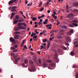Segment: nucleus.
Returning a JSON list of instances; mask_svg holds the SVG:
<instances>
[{
	"instance_id": "de8ad7c7",
	"label": "nucleus",
	"mask_w": 78,
	"mask_h": 78,
	"mask_svg": "<svg viewBox=\"0 0 78 78\" xmlns=\"http://www.w3.org/2000/svg\"><path fill=\"white\" fill-rule=\"evenodd\" d=\"M41 47L40 48V50H42V48H44V46H42V45H41Z\"/></svg>"
},
{
	"instance_id": "f03ea898",
	"label": "nucleus",
	"mask_w": 78,
	"mask_h": 78,
	"mask_svg": "<svg viewBox=\"0 0 78 78\" xmlns=\"http://www.w3.org/2000/svg\"><path fill=\"white\" fill-rule=\"evenodd\" d=\"M23 23H19L18 24V28L19 29H20L21 30H26V28L22 26Z\"/></svg>"
},
{
	"instance_id": "9b49d317",
	"label": "nucleus",
	"mask_w": 78,
	"mask_h": 78,
	"mask_svg": "<svg viewBox=\"0 0 78 78\" xmlns=\"http://www.w3.org/2000/svg\"><path fill=\"white\" fill-rule=\"evenodd\" d=\"M29 64L30 65V66H32L34 64V62H33V61L32 60H30L29 61Z\"/></svg>"
},
{
	"instance_id": "6ab92c4d",
	"label": "nucleus",
	"mask_w": 78,
	"mask_h": 78,
	"mask_svg": "<svg viewBox=\"0 0 78 78\" xmlns=\"http://www.w3.org/2000/svg\"><path fill=\"white\" fill-rule=\"evenodd\" d=\"M57 37L58 39H61L62 38V37L61 36H58Z\"/></svg>"
},
{
	"instance_id": "7c9ffc66",
	"label": "nucleus",
	"mask_w": 78,
	"mask_h": 78,
	"mask_svg": "<svg viewBox=\"0 0 78 78\" xmlns=\"http://www.w3.org/2000/svg\"><path fill=\"white\" fill-rule=\"evenodd\" d=\"M65 43L66 45H67V46H69V43L67 42H65Z\"/></svg>"
},
{
	"instance_id": "f257e3e1",
	"label": "nucleus",
	"mask_w": 78,
	"mask_h": 78,
	"mask_svg": "<svg viewBox=\"0 0 78 78\" xmlns=\"http://www.w3.org/2000/svg\"><path fill=\"white\" fill-rule=\"evenodd\" d=\"M54 60L56 61L57 63H58L59 60L58 58V54H57V52L56 51H55V55Z\"/></svg>"
},
{
	"instance_id": "69168bd1",
	"label": "nucleus",
	"mask_w": 78,
	"mask_h": 78,
	"mask_svg": "<svg viewBox=\"0 0 78 78\" xmlns=\"http://www.w3.org/2000/svg\"><path fill=\"white\" fill-rule=\"evenodd\" d=\"M41 22H38V23H37L38 25H40V24H41Z\"/></svg>"
},
{
	"instance_id": "6e6552de",
	"label": "nucleus",
	"mask_w": 78,
	"mask_h": 78,
	"mask_svg": "<svg viewBox=\"0 0 78 78\" xmlns=\"http://www.w3.org/2000/svg\"><path fill=\"white\" fill-rule=\"evenodd\" d=\"M20 37V36L19 35H15L14 36V37L15 39H19V37Z\"/></svg>"
},
{
	"instance_id": "a18cd8bd",
	"label": "nucleus",
	"mask_w": 78,
	"mask_h": 78,
	"mask_svg": "<svg viewBox=\"0 0 78 78\" xmlns=\"http://www.w3.org/2000/svg\"><path fill=\"white\" fill-rule=\"evenodd\" d=\"M10 48L11 50H14L16 48L14 47H12Z\"/></svg>"
},
{
	"instance_id": "052dcab7",
	"label": "nucleus",
	"mask_w": 78,
	"mask_h": 78,
	"mask_svg": "<svg viewBox=\"0 0 78 78\" xmlns=\"http://www.w3.org/2000/svg\"><path fill=\"white\" fill-rule=\"evenodd\" d=\"M16 17L18 19H19V16L17 15L16 16Z\"/></svg>"
},
{
	"instance_id": "e2e57ef3",
	"label": "nucleus",
	"mask_w": 78,
	"mask_h": 78,
	"mask_svg": "<svg viewBox=\"0 0 78 78\" xmlns=\"http://www.w3.org/2000/svg\"><path fill=\"white\" fill-rule=\"evenodd\" d=\"M77 43L78 42L77 41H76L74 42V44H77Z\"/></svg>"
},
{
	"instance_id": "5701e85b",
	"label": "nucleus",
	"mask_w": 78,
	"mask_h": 78,
	"mask_svg": "<svg viewBox=\"0 0 78 78\" xmlns=\"http://www.w3.org/2000/svg\"><path fill=\"white\" fill-rule=\"evenodd\" d=\"M15 64H17V62H18V58H16L15 59Z\"/></svg>"
},
{
	"instance_id": "49530a36",
	"label": "nucleus",
	"mask_w": 78,
	"mask_h": 78,
	"mask_svg": "<svg viewBox=\"0 0 78 78\" xmlns=\"http://www.w3.org/2000/svg\"><path fill=\"white\" fill-rule=\"evenodd\" d=\"M69 27H71L72 28H73L74 27L73 26L72 24H69Z\"/></svg>"
},
{
	"instance_id": "680f3d73",
	"label": "nucleus",
	"mask_w": 78,
	"mask_h": 78,
	"mask_svg": "<svg viewBox=\"0 0 78 78\" xmlns=\"http://www.w3.org/2000/svg\"><path fill=\"white\" fill-rule=\"evenodd\" d=\"M35 32H36V33H37V34H39V33L38 32H37V30H35Z\"/></svg>"
},
{
	"instance_id": "f3484780",
	"label": "nucleus",
	"mask_w": 78,
	"mask_h": 78,
	"mask_svg": "<svg viewBox=\"0 0 78 78\" xmlns=\"http://www.w3.org/2000/svg\"><path fill=\"white\" fill-rule=\"evenodd\" d=\"M58 52L60 53H61V52H63V51L61 50V49H60V48H58Z\"/></svg>"
},
{
	"instance_id": "a878e982",
	"label": "nucleus",
	"mask_w": 78,
	"mask_h": 78,
	"mask_svg": "<svg viewBox=\"0 0 78 78\" xmlns=\"http://www.w3.org/2000/svg\"><path fill=\"white\" fill-rule=\"evenodd\" d=\"M72 24L73 25H74V26L76 27H78V24L77 23H73Z\"/></svg>"
},
{
	"instance_id": "09e8293b",
	"label": "nucleus",
	"mask_w": 78,
	"mask_h": 78,
	"mask_svg": "<svg viewBox=\"0 0 78 78\" xmlns=\"http://www.w3.org/2000/svg\"><path fill=\"white\" fill-rule=\"evenodd\" d=\"M66 9H69V6L68 5H67L66 6Z\"/></svg>"
},
{
	"instance_id": "473e14b6",
	"label": "nucleus",
	"mask_w": 78,
	"mask_h": 78,
	"mask_svg": "<svg viewBox=\"0 0 78 78\" xmlns=\"http://www.w3.org/2000/svg\"><path fill=\"white\" fill-rule=\"evenodd\" d=\"M37 20V18H35V17H33L32 19V20L33 21H35V20Z\"/></svg>"
},
{
	"instance_id": "412c9836",
	"label": "nucleus",
	"mask_w": 78,
	"mask_h": 78,
	"mask_svg": "<svg viewBox=\"0 0 78 78\" xmlns=\"http://www.w3.org/2000/svg\"><path fill=\"white\" fill-rule=\"evenodd\" d=\"M36 34V33H34V32H33L31 34V37H33V36H35Z\"/></svg>"
},
{
	"instance_id": "3c124183",
	"label": "nucleus",
	"mask_w": 78,
	"mask_h": 78,
	"mask_svg": "<svg viewBox=\"0 0 78 78\" xmlns=\"http://www.w3.org/2000/svg\"><path fill=\"white\" fill-rule=\"evenodd\" d=\"M24 48H25L26 49H27L28 48H27V46H26V45H25L24 46Z\"/></svg>"
},
{
	"instance_id": "f8f14e48",
	"label": "nucleus",
	"mask_w": 78,
	"mask_h": 78,
	"mask_svg": "<svg viewBox=\"0 0 78 78\" xmlns=\"http://www.w3.org/2000/svg\"><path fill=\"white\" fill-rule=\"evenodd\" d=\"M33 59L34 62H37V58L36 57H34L33 58Z\"/></svg>"
},
{
	"instance_id": "37998d69",
	"label": "nucleus",
	"mask_w": 78,
	"mask_h": 78,
	"mask_svg": "<svg viewBox=\"0 0 78 78\" xmlns=\"http://www.w3.org/2000/svg\"><path fill=\"white\" fill-rule=\"evenodd\" d=\"M22 25H23L24 27H27V24H25V23H23L22 24Z\"/></svg>"
},
{
	"instance_id": "aec40b11",
	"label": "nucleus",
	"mask_w": 78,
	"mask_h": 78,
	"mask_svg": "<svg viewBox=\"0 0 78 78\" xmlns=\"http://www.w3.org/2000/svg\"><path fill=\"white\" fill-rule=\"evenodd\" d=\"M38 62L40 64H41V63H42V62L41 61V59L39 58Z\"/></svg>"
},
{
	"instance_id": "4d7b16f0",
	"label": "nucleus",
	"mask_w": 78,
	"mask_h": 78,
	"mask_svg": "<svg viewBox=\"0 0 78 78\" xmlns=\"http://www.w3.org/2000/svg\"><path fill=\"white\" fill-rule=\"evenodd\" d=\"M13 52H16L17 51V50H16V49H15L13 51H12Z\"/></svg>"
},
{
	"instance_id": "ea45409f",
	"label": "nucleus",
	"mask_w": 78,
	"mask_h": 78,
	"mask_svg": "<svg viewBox=\"0 0 78 78\" xmlns=\"http://www.w3.org/2000/svg\"><path fill=\"white\" fill-rule=\"evenodd\" d=\"M64 32V30H60L59 31V33H63V32Z\"/></svg>"
},
{
	"instance_id": "7ed1b4c3",
	"label": "nucleus",
	"mask_w": 78,
	"mask_h": 78,
	"mask_svg": "<svg viewBox=\"0 0 78 78\" xmlns=\"http://www.w3.org/2000/svg\"><path fill=\"white\" fill-rule=\"evenodd\" d=\"M28 70L30 72H35L36 71L35 66H34L33 65L31 66V69L29 68Z\"/></svg>"
},
{
	"instance_id": "8fccbe9b",
	"label": "nucleus",
	"mask_w": 78,
	"mask_h": 78,
	"mask_svg": "<svg viewBox=\"0 0 78 78\" xmlns=\"http://www.w3.org/2000/svg\"><path fill=\"white\" fill-rule=\"evenodd\" d=\"M46 32H47L46 30H43V32H42V33H43V34H45V33Z\"/></svg>"
},
{
	"instance_id": "58836bf2",
	"label": "nucleus",
	"mask_w": 78,
	"mask_h": 78,
	"mask_svg": "<svg viewBox=\"0 0 78 78\" xmlns=\"http://www.w3.org/2000/svg\"><path fill=\"white\" fill-rule=\"evenodd\" d=\"M22 66H23L24 67H27V66H25V63H24L22 64Z\"/></svg>"
},
{
	"instance_id": "0eeeda50",
	"label": "nucleus",
	"mask_w": 78,
	"mask_h": 78,
	"mask_svg": "<svg viewBox=\"0 0 78 78\" xmlns=\"http://www.w3.org/2000/svg\"><path fill=\"white\" fill-rule=\"evenodd\" d=\"M73 13H71L69 14L67 16V17L69 18H71L72 17H73Z\"/></svg>"
},
{
	"instance_id": "1a4fd4ad",
	"label": "nucleus",
	"mask_w": 78,
	"mask_h": 78,
	"mask_svg": "<svg viewBox=\"0 0 78 78\" xmlns=\"http://www.w3.org/2000/svg\"><path fill=\"white\" fill-rule=\"evenodd\" d=\"M61 28L64 30H67L68 28V27L67 26H61Z\"/></svg>"
},
{
	"instance_id": "774afa93",
	"label": "nucleus",
	"mask_w": 78,
	"mask_h": 78,
	"mask_svg": "<svg viewBox=\"0 0 78 78\" xmlns=\"http://www.w3.org/2000/svg\"><path fill=\"white\" fill-rule=\"evenodd\" d=\"M23 44L21 43V46L23 47Z\"/></svg>"
},
{
	"instance_id": "2eb2a0df",
	"label": "nucleus",
	"mask_w": 78,
	"mask_h": 78,
	"mask_svg": "<svg viewBox=\"0 0 78 78\" xmlns=\"http://www.w3.org/2000/svg\"><path fill=\"white\" fill-rule=\"evenodd\" d=\"M50 43H48L47 46V48L48 49L49 48V47H50Z\"/></svg>"
},
{
	"instance_id": "c756f323",
	"label": "nucleus",
	"mask_w": 78,
	"mask_h": 78,
	"mask_svg": "<svg viewBox=\"0 0 78 78\" xmlns=\"http://www.w3.org/2000/svg\"><path fill=\"white\" fill-rule=\"evenodd\" d=\"M24 63L26 64L28 63V60H27V59H26L25 60Z\"/></svg>"
},
{
	"instance_id": "4be33fe9",
	"label": "nucleus",
	"mask_w": 78,
	"mask_h": 78,
	"mask_svg": "<svg viewBox=\"0 0 78 78\" xmlns=\"http://www.w3.org/2000/svg\"><path fill=\"white\" fill-rule=\"evenodd\" d=\"M18 22H19L18 20H15L13 22V23H14V24H16V23H17Z\"/></svg>"
},
{
	"instance_id": "bf43d9fd",
	"label": "nucleus",
	"mask_w": 78,
	"mask_h": 78,
	"mask_svg": "<svg viewBox=\"0 0 78 78\" xmlns=\"http://www.w3.org/2000/svg\"><path fill=\"white\" fill-rule=\"evenodd\" d=\"M76 78H78V73H77L76 76Z\"/></svg>"
},
{
	"instance_id": "423d86ee",
	"label": "nucleus",
	"mask_w": 78,
	"mask_h": 78,
	"mask_svg": "<svg viewBox=\"0 0 78 78\" xmlns=\"http://www.w3.org/2000/svg\"><path fill=\"white\" fill-rule=\"evenodd\" d=\"M50 66L51 67H55L56 66V64L55 63H53L49 64Z\"/></svg>"
},
{
	"instance_id": "f704fd0d",
	"label": "nucleus",
	"mask_w": 78,
	"mask_h": 78,
	"mask_svg": "<svg viewBox=\"0 0 78 78\" xmlns=\"http://www.w3.org/2000/svg\"><path fill=\"white\" fill-rule=\"evenodd\" d=\"M47 41V39H44L43 40V42H44V43H45V42H46Z\"/></svg>"
},
{
	"instance_id": "b1692460",
	"label": "nucleus",
	"mask_w": 78,
	"mask_h": 78,
	"mask_svg": "<svg viewBox=\"0 0 78 78\" xmlns=\"http://www.w3.org/2000/svg\"><path fill=\"white\" fill-rule=\"evenodd\" d=\"M13 3V2L12 0L10 1L9 2V5H11V4H12Z\"/></svg>"
},
{
	"instance_id": "e433bc0d",
	"label": "nucleus",
	"mask_w": 78,
	"mask_h": 78,
	"mask_svg": "<svg viewBox=\"0 0 78 78\" xmlns=\"http://www.w3.org/2000/svg\"><path fill=\"white\" fill-rule=\"evenodd\" d=\"M16 8H17V7L16 6H13L12 7V9H16Z\"/></svg>"
},
{
	"instance_id": "0e129e2a",
	"label": "nucleus",
	"mask_w": 78,
	"mask_h": 78,
	"mask_svg": "<svg viewBox=\"0 0 78 78\" xmlns=\"http://www.w3.org/2000/svg\"><path fill=\"white\" fill-rule=\"evenodd\" d=\"M55 30H52L51 31V33H55Z\"/></svg>"
},
{
	"instance_id": "c85d7f7f",
	"label": "nucleus",
	"mask_w": 78,
	"mask_h": 78,
	"mask_svg": "<svg viewBox=\"0 0 78 78\" xmlns=\"http://www.w3.org/2000/svg\"><path fill=\"white\" fill-rule=\"evenodd\" d=\"M66 34H67V35H72V34H71V33H70V32H67L66 33Z\"/></svg>"
},
{
	"instance_id": "603ef678",
	"label": "nucleus",
	"mask_w": 78,
	"mask_h": 78,
	"mask_svg": "<svg viewBox=\"0 0 78 78\" xmlns=\"http://www.w3.org/2000/svg\"><path fill=\"white\" fill-rule=\"evenodd\" d=\"M15 33H16V34H20V32H15Z\"/></svg>"
},
{
	"instance_id": "dca6fc26",
	"label": "nucleus",
	"mask_w": 78,
	"mask_h": 78,
	"mask_svg": "<svg viewBox=\"0 0 78 78\" xmlns=\"http://www.w3.org/2000/svg\"><path fill=\"white\" fill-rule=\"evenodd\" d=\"M58 52L60 53H61V52H63V51L61 50V49H60V48H58Z\"/></svg>"
},
{
	"instance_id": "72a5a7b5",
	"label": "nucleus",
	"mask_w": 78,
	"mask_h": 78,
	"mask_svg": "<svg viewBox=\"0 0 78 78\" xmlns=\"http://www.w3.org/2000/svg\"><path fill=\"white\" fill-rule=\"evenodd\" d=\"M24 20H18V22H23Z\"/></svg>"
},
{
	"instance_id": "c03bdc74",
	"label": "nucleus",
	"mask_w": 78,
	"mask_h": 78,
	"mask_svg": "<svg viewBox=\"0 0 78 78\" xmlns=\"http://www.w3.org/2000/svg\"><path fill=\"white\" fill-rule=\"evenodd\" d=\"M11 11L12 12H15V11H16V9H12Z\"/></svg>"
},
{
	"instance_id": "c9c22d12",
	"label": "nucleus",
	"mask_w": 78,
	"mask_h": 78,
	"mask_svg": "<svg viewBox=\"0 0 78 78\" xmlns=\"http://www.w3.org/2000/svg\"><path fill=\"white\" fill-rule=\"evenodd\" d=\"M69 32L70 33H71V34L73 33V30H69Z\"/></svg>"
},
{
	"instance_id": "6e6d98bb",
	"label": "nucleus",
	"mask_w": 78,
	"mask_h": 78,
	"mask_svg": "<svg viewBox=\"0 0 78 78\" xmlns=\"http://www.w3.org/2000/svg\"><path fill=\"white\" fill-rule=\"evenodd\" d=\"M77 67V66H76V65H74V66H73V68H76Z\"/></svg>"
},
{
	"instance_id": "5fc2aeb1",
	"label": "nucleus",
	"mask_w": 78,
	"mask_h": 78,
	"mask_svg": "<svg viewBox=\"0 0 78 78\" xmlns=\"http://www.w3.org/2000/svg\"><path fill=\"white\" fill-rule=\"evenodd\" d=\"M12 2H13V3H14V2H17V0H12Z\"/></svg>"
},
{
	"instance_id": "39448f33",
	"label": "nucleus",
	"mask_w": 78,
	"mask_h": 78,
	"mask_svg": "<svg viewBox=\"0 0 78 78\" xmlns=\"http://www.w3.org/2000/svg\"><path fill=\"white\" fill-rule=\"evenodd\" d=\"M66 41L70 43L71 42V39L69 37H68L66 38Z\"/></svg>"
},
{
	"instance_id": "bb28decb",
	"label": "nucleus",
	"mask_w": 78,
	"mask_h": 78,
	"mask_svg": "<svg viewBox=\"0 0 78 78\" xmlns=\"http://www.w3.org/2000/svg\"><path fill=\"white\" fill-rule=\"evenodd\" d=\"M73 11H74V12H78V9H74L73 10Z\"/></svg>"
},
{
	"instance_id": "cd10ccee",
	"label": "nucleus",
	"mask_w": 78,
	"mask_h": 78,
	"mask_svg": "<svg viewBox=\"0 0 78 78\" xmlns=\"http://www.w3.org/2000/svg\"><path fill=\"white\" fill-rule=\"evenodd\" d=\"M47 62L48 63H50L52 62V61L51 60H47Z\"/></svg>"
},
{
	"instance_id": "20e7f679",
	"label": "nucleus",
	"mask_w": 78,
	"mask_h": 78,
	"mask_svg": "<svg viewBox=\"0 0 78 78\" xmlns=\"http://www.w3.org/2000/svg\"><path fill=\"white\" fill-rule=\"evenodd\" d=\"M10 41L11 42H13V44H14L15 43V40L14 39V38L12 37H10L9 39Z\"/></svg>"
},
{
	"instance_id": "13d9d810",
	"label": "nucleus",
	"mask_w": 78,
	"mask_h": 78,
	"mask_svg": "<svg viewBox=\"0 0 78 78\" xmlns=\"http://www.w3.org/2000/svg\"><path fill=\"white\" fill-rule=\"evenodd\" d=\"M44 8H42L40 9V11H43V10H44Z\"/></svg>"
},
{
	"instance_id": "4c0bfd02",
	"label": "nucleus",
	"mask_w": 78,
	"mask_h": 78,
	"mask_svg": "<svg viewBox=\"0 0 78 78\" xmlns=\"http://www.w3.org/2000/svg\"><path fill=\"white\" fill-rule=\"evenodd\" d=\"M50 33H51V35H50L51 37H52V36H53V35H54V33L51 32Z\"/></svg>"
},
{
	"instance_id": "a19ab883",
	"label": "nucleus",
	"mask_w": 78,
	"mask_h": 78,
	"mask_svg": "<svg viewBox=\"0 0 78 78\" xmlns=\"http://www.w3.org/2000/svg\"><path fill=\"white\" fill-rule=\"evenodd\" d=\"M37 35L34 36L33 37V39H36V38H37Z\"/></svg>"
},
{
	"instance_id": "4468645a",
	"label": "nucleus",
	"mask_w": 78,
	"mask_h": 78,
	"mask_svg": "<svg viewBox=\"0 0 78 78\" xmlns=\"http://www.w3.org/2000/svg\"><path fill=\"white\" fill-rule=\"evenodd\" d=\"M43 66L44 67H47V64L46 63H44L43 64Z\"/></svg>"
},
{
	"instance_id": "79ce46f5",
	"label": "nucleus",
	"mask_w": 78,
	"mask_h": 78,
	"mask_svg": "<svg viewBox=\"0 0 78 78\" xmlns=\"http://www.w3.org/2000/svg\"><path fill=\"white\" fill-rule=\"evenodd\" d=\"M42 5V2H41L39 4V6H41V5Z\"/></svg>"
},
{
	"instance_id": "9d476101",
	"label": "nucleus",
	"mask_w": 78,
	"mask_h": 78,
	"mask_svg": "<svg viewBox=\"0 0 78 78\" xmlns=\"http://www.w3.org/2000/svg\"><path fill=\"white\" fill-rule=\"evenodd\" d=\"M74 6H78V2H74L73 4Z\"/></svg>"
},
{
	"instance_id": "2f4dec72",
	"label": "nucleus",
	"mask_w": 78,
	"mask_h": 78,
	"mask_svg": "<svg viewBox=\"0 0 78 78\" xmlns=\"http://www.w3.org/2000/svg\"><path fill=\"white\" fill-rule=\"evenodd\" d=\"M52 27V25H51V24H50L49 25L48 24L46 26V27Z\"/></svg>"
},
{
	"instance_id": "338daca9",
	"label": "nucleus",
	"mask_w": 78,
	"mask_h": 78,
	"mask_svg": "<svg viewBox=\"0 0 78 78\" xmlns=\"http://www.w3.org/2000/svg\"><path fill=\"white\" fill-rule=\"evenodd\" d=\"M41 17H42V18H43V17H45V15H41Z\"/></svg>"
},
{
	"instance_id": "ddd939ff",
	"label": "nucleus",
	"mask_w": 78,
	"mask_h": 78,
	"mask_svg": "<svg viewBox=\"0 0 78 78\" xmlns=\"http://www.w3.org/2000/svg\"><path fill=\"white\" fill-rule=\"evenodd\" d=\"M61 48H62L63 50H66L67 49V48L65 47L64 45H62L61 46Z\"/></svg>"
},
{
	"instance_id": "864d4df0",
	"label": "nucleus",
	"mask_w": 78,
	"mask_h": 78,
	"mask_svg": "<svg viewBox=\"0 0 78 78\" xmlns=\"http://www.w3.org/2000/svg\"><path fill=\"white\" fill-rule=\"evenodd\" d=\"M15 14H16V13L14 12H12V15L14 16V15H15Z\"/></svg>"
},
{
	"instance_id": "a211bd4d",
	"label": "nucleus",
	"mask_w": 78,
	"mask_h": 78,
	"mask_svg": "<svg viewBox=\"0 0 78 78\" xmlns=\"http://www.w3.org/2000/svg\"><path fill=\"white\" fill-rule=\"evenodd\" d=\"M71 56H75V53H74V52L73 51H72L71 52Z\"/></svg>"
},
{
	"instance_id": "393cba45",
	"label": "nucleus",
	"mask_w": 78,
	"mask_h": 78,
	"mask_svg": "<svg viewBox=\"0 0 78 78\" xmlns=\"http://www.w3.org/2000/svg\"><path fill=\"white\" fill-rule=\"evenodd\" d=\"M73 22L74 23H78V20H73Z\"/></svg>"
}]
</instances>
